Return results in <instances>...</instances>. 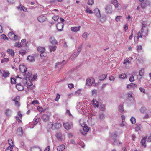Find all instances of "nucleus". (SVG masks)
I'll list each match as a JSON object with an SVG mask.
<instances>
[{"mask_svg": "<svg viewBox=\"0 0 151 151\" xmlns=\"http://www.w3.org/2000/svg\"><path fill=\"white\" fill-rule=\"evenodd\" d=\"M129 59L128 58L124 60V61L123 62V63L127 65L131 63V62L129 60Z\"/></svg>", "mask_w": 151, "mask_h": 151, "instance_id": "cd10ccee", "label": "nucleus"}, {"mask_svg": "<svg viewBox=\"0 0 151 151\" xmlns=\"http://www.w3.org/2000/svg\"><path fill=\"white\" fill-rule=\"evenodd\" d=\"M117 136V134L116 132H114L111 135L112 138L114 140V145H118V144L117 143V142H118V141L116 139Z\"/></svg>", "mask_w": 151, "mask_h": 151, "instance_id": "6e6552de", "label": "nucleus"}, {"mask_svg": "<svg viewBox=\"0 0 151 151\" xmlns=\"http://www.w3.org/2000/svg\"><path fill=\"white\" fill-rule=\"evenodd\" d=\"M15 105L17 107H19L20 106L19 101L15 102Z\"/></svg>", "mask_w": 151, "mask_h": 151, "instance_id": "13d9d810", "label": "nucleus"}, {"mask_svg": "<svg viewBox=\"0 0 151 151\" xmlns=\"http://www.w3.org/2000/svg\"><path fill=\"white\" fill-rule=\"evenodd\" d=\"M31 151H41L40 148L38 146H34L31 147Z\"/></svg>", "mask_w": 151, "mask_h": 151, "instance_id": "b1692460", "label": "nucleus"}, {"mask_svg": "<svg viewBox=\"0 0 151 151\" xmlns=\"http://www.w3.org/2000/svg\"><path fill=\"white\" fill-rule=\"evenodd\" d=\"M13 147L9 146L6 149L5 151H12V149L13 148Z\"/></svg>", "mask_w": 151, "mask_h": 151, "instance_id": "680f3d73", "label": "nucleus"}, {"mask_svg": "<svg viewBox=\"0 0 151 151\" xmlns=\"http://www.w3.org/2000/svg\"><path fill=\"white\" fill-rule=\"evenodd\" d=\"M147 138V137H144L143 139L141 140L140 142L142 145L144 146V148L146 147V145H145L144 144L146 142Z\"/></svg>", "mask_w": 151, "mask_h": 151, "instance_id": "7c9ffc66", "label": "nucleus"}, {"mask_svg": "<svg viewBox=\"0 0 151 151\" xmlns=\"http://www.w3.org/2000/svg\"><path fill=\"white\" fill-rule=\"evenodd\" d=\"M150 1L149 0H146L145 1L141 3V7L144 9L147 6H149L150 4Z\"/></svg>", "mask_w": 151, "mask_h": 151, "instance_id": "0eeeda50", "label": "nucleus"}, {"mask_svg": "<svg viewBox=\"0 0 151 151\" xmlns=\"http://www.w3.org/2000/svg\"><path fill=\"white\" fill-rule=\"evenodd\" d=\"M95 81L94 79L92 78H89L86 79V84L88 86H90L92 85Z\"/></svg>", "mask_w": 151, "mask_h": 151, "instance_id": "1a4fd4ad", "label": "nucleus"}, {"mask_svg": "<svg viewBox=\"0 0 151 151\" xmlns=\"http://www.w3.org/2000/svg\"><path fill=\"white\" fill-rule=\"evenodd\" d=\"M131 122L132 124H135L136 123V119L134 117H132L130 119Z\"/></svg>", "mask_w": 151, "mask_h": 151, "instance_id": "09e8293b", "label": "nucleus"}, {"mask_svg": "<svg viewBox=\"0 0 151 151\" xmlns=\"http://www.w3.org/2000/svg\"><path fill=\"white\" fill-rule=\"evenodd\" d=\"M129 80L131 82H132L134 81V77L133 76H132L129 77Z\"/></svg>", "mask_w": 151, "mask_h": 151, "instance_id": "0e129e2a", "label": "nucleus"}, {"mask_svg": "<svg viewBox=\"0 0 151 151\" xmlns=\"http://www.w3.org/2000/svg\"><path fill=\"white\" fill-rule=\"evenodd\" d=\"M146 110V108L144 107H142L140 109V111L141 113H144Z\"/></svg>", "mask_w": 151, "mask_h": 151, "instance_id": "603ef678", "label": "nucleus"}, {"mask_svg": "<svg viewBox=\"0 0 151 151\" xmlns=\"http://www.w3.org/2000/svg\"><path fill=\"white\" fill-rule=\"evenodd\" d=\"M133 93L132 92H129L127 93L128 96L129 98H133L132 96Z\"/></svg>", "mask_w": 151, "mask_h": 151, "instance_id": "338daca9", "label": "nucleus"}, {"mask_svg": "<svg viewBox=\"0 0 151 151\" xmlns=\"http://www.w3.org/2000/svg\"><path fill=\"white\" fill-rule=\"evenodd\" d=\"M148 29L147 28H142L141 32H139L137 35V40L142 36L145 37L148 35Z\"/></svg>", "mask_w": 151, "mask_h": 151, "instance_id": "f257e3e1", "label": "nucleus"}, {"mask_svg": "<svg viewBox=\"0 0 151 151\" xmlns=\"http://www.w3.org/2000/svg\"><path fill=\"white\" fill-rule=\"evenodd\" d=\"M19 69L20 71L22 73H25L26 72L27 68L24 65H20Z\"/></svg>", "mask_w": 151, "mask_h": 151, "instance_id": "a211bd4d", "label": "nucleus"}, {"mask_svg": "<svg viewBox=\"0 0 151 151\" xmlns=\"http://www.w3.org/2000/svg\"><path fill=\"white\" fill-rule=\"evenodd\" d=\"M64 24L62 22L58 23L56 25V27L58 31H62L63 29Z\"/></svg>", "mask_w": 151, "mask_h": 151, "instance_id": "f8f14e48", "label": "nucleus"}, {"mask_svg": "<svg viewBox=\"0 0 151 151\" xmlns=\"http://www.w3.org/2000/svg\"><path fill=\"white\" fill-rule=\"evenodd\" d=\"M73 127V124L72 122H67V130L70 129Z\"/></svg>", "mask_w": 151, "mask_h": 151, "instance_id": "2f4dec72", "label": "nucleus"}, {"mask_svg": "<svg viewBox=\"0 0 151 151\" xmlns=\"http://www.w3.org/2000/svg\"><path fill=\"white\" fill-rule=\"evenodd\" d=\"M37 19L40 22H43L46 20V18L45 16H40L38 17Z\"/></svg>", "mask_w": 151, "mask_h": 151, "instance_id": "f3484780", "label": "nucleus"}, {"mask_svg": "<svg viewBox=\"0 0 151 151\" xmlns=\"http://www.w3.org/2000/svg\"><path fill=\"white\" fill-rule=\"evenodd\" d=\"M42 119L45 122L48 121L49 120V116L47 114H44L42 116Z\"/></svg>", "mask_w": 151, "mask_h": 151, "instance_id": "aec40b11", "label": "nucleus"}, {"mask_svg": "<svg viewBox=\"0 0 151 151\" xmlns=\"http://www.w3.org/2000/svg\"><path fill=\"white\" fill-rule=\"evenodd\" d=\"M37 109V110L40 112H42L43 111V108L40 106H38Z\"/></svg>", "mask_w": 151, "mask_h": 151, "instance_id": "e2e57ef3", "label": "nucleus"}, {"mask_svg": "<svg viewBox=\"0 0 151 151\" xmlns=\"http://www.w3.org/2000/svg\"><path fill=\"white\" fill-rule=\"evenodd\" d=\"M142 50V46L141 45H137V50L138 52H140Z\"/></svg>", "mask_w": 151, "mask_h": 151, "instance_id": "774afa93", "label": "nucleus"}, {"mask_svg": "<svg viewBox=\"0 0 151 151\" xmlns=\"http://www.w3.org/2000/svg\"><path fill=\"white\" fill-rule=\"evenodd\" d=\"M9 60V59L8 58H4L1 60V62L2 63L8 62Z\"/></svg>", "mask_w": 151, "mask_h": 151, "instance_id": "de8ad7c7", "label": "nucleus"}, {"mask_svg": "<svg viewBox=\"0 0 151 151\" xmlns=\"http://www.w3.org/2000/svg\"><path fill=\"white\" fill-rule=\"evenodd\" d=\"M85 12L86 13H88L90 14H92L93 12L92 10L89 8L88 6H87L85 10Z\"/></svg>", "mask_w": 151, "mask_h": 151, "instance_id": "58836bf2", "label": "nucleus"}, {"mask_svg": "<svg viewBox=\"0 0 151 151\" xmlns=\"http://www.w3.org/2000/svg\"><path fill=\"white\" fill-rule=\"evenodd\" d=\"M27 53V51L25 50L21 49L19 52V54L23 56L25 55Z\"/></svg>", "mask_w": 151, "mask_h": 151, "instance_id": "f704fd0d", "label": "nucleus"}, {"mask_svg": "<svg viewBox=\"0 0 151 151\" xmlns=\"http://www.w3.org/2000/svg\"><path fill=\"white\" fill-rule=\"evenodd\" d=\"M106 74H103L100 76L99 77V79L100 81H102L106 78L107 77Z\"/></svg>", "mask_w": 151, "mask_h": 151, "instance_id": "4c0bfd02", "label": "nucleus"}, {"mask_svg": "<svg viewBox=\"0 0 151 151\" xmlns=\"http://www.w3.org/2000/svg\"><path fill=\"white\" fill-rule=\"evenodd\" d=\"M142 28H147L146 27L147 25V21H143L142 22Z\"/></svg>", "mask_w": 151, "mask_h": 151, "instance_id": "a19ab883", "label": "nucleus"}, {"mask_svg": "<svg viewBox=\"0 0 151 151\" xmlns=\"http://www.w3.org/2000/svg\"><path fill=\"white\" fill-rule=\"evenodd\" d=\"M65 148V145L63 144L58 147L57 150L58 151H62Z\"/></svg>", "mask_w": 151, "mask_h": 151, "instance_id": "393cba45", "label": "nucleus"}, {"mask_svg": "<svg viewBox=\"0 0 151 151\" xmlns=\"http://www.w3.org/2000/svg\"><path fill=\"white\" fill-rule=\"evenodd\" d=\"M92 101L93 103V106L94 107H96L97 108L99 107V103L96 99H93Z\"/></svg>", "mask_w": 151, "mask_h": 151, "instance_id": "72a5a7b5", "label": "nucleus"}, {"mask_svg": "<svg viewBox=\"0 0 151 151\" xmlns=\"http://www.w3.org/2000/svg\"><path fill=\"white\" fill-rule=\"evenodd\" d=\"M10 75V73L8 71L3 70L2 73V77L4 78L9 77Z\"/></svg>", "mask_w": 151, "mask_h": 151, "instance_id": "6ab92c4d", "label": "nucleus"}, {"mask_svg": "<svg viewBox=\"0 0 151 151\" xmlns=\"http://www.w3.org/2000/svg\"><path fill=\"white\" fill-rule=\"evenodd\" d=\"M94 3V0H88V4L89 5H92Z\"/></svg>", "mask_w": 151, "mask_h": 151, "instance_id": "4d7b16f0", "label": "nucleus"}, {"mask_svg": "<svg viewBox=\"0 0 151 151\" xmlns=\"http://www.w3.org/2000/svg\"><path fill=\"white\" fill-rule=\"evenodd\" d=\"M52 19L55 21H57L59 19V17L58 16L54 15L52 17Z\"/></svg>", "mask_w": 151, "mask_h": 151, "instance_id": "bf43d9fd", "label": "nucleus"}, {"mask_svg": "<svg viewBox=\"0 0 151 151\" xmlns=\"http://www.w3.org/2000/svg\"><path fill=\"white\" fill-rule=\"evenodd\" d=\"M56 137L58 140H61V135L59 133H57Z\"/></svg>", "mask_w": 151, "mask_h": 151, "instance_id": "37998d69", "label": "nucleus"}, {"mask_svg": "<svg viewBox=\"0 0 151 151\" xmlns=\"http://www.w3.org/2000/svg\"><path fill=\"white\" fill-rule=\"evenodd\" d=\"M11 83L12 84H15L16 83V79L11 77Z\"/></svg>", "mask_w": 151, "mask_h": 151, "instance_id": "8fccbe9b", "label": "nucleus"}, {"mask_svg": "<svg viewBox=\"0 0 151 151\" xmlns=\"http://www.w3.org/2000/svg\"><path fill=\"white\" fill-rule=\"evenodd\" d=\"M97 92V91L96 90L94 89L92 91L91 94L92 96H94L96 94Z\"/></svg>", "mask_w": 151, "mask_h": 151, "instance_id": "052dcab7", "label": "nucleus"}, {"mask_svg": "<svg viewBox=\"0 0 151 151\" xmlns=\"http://www.w3.org/2000/svg\"><path fill=\"white\" fill-rule=\"evenodd\" d=\"M10 146L13 147V142L12 140L11 139H9L8 140Z\"/></svg>", "mask_w": 151, "mask_h": 151, "instance_id": "49530a36", "label": "nucleus"}, {"mask_svg": "<svg viewBox=\"0 0 151 151\" xmlns=\"http://www.w3.org/2000/svg\"><path fill=\"white\" fill-rule=\"evenodd\" d=\"M14 46L18 48H20L22 46L21 43L19 42H17L15 43Z\"/></svg>", "mask_w": 151, "mask_h": 151, "instance_id": "c03bdc74", "label": "nucleus"}, {"mask_svg": "<svg viewBox=\"0 0 151 151\" xmlns=\"http://www.w3.org/2000/svg\"><path fill=\"white\" fill-rule=\"evenodd\" d=\"M52 127L51 128L53 129H58L61 126V124L59 123H55L54 124L52 123Z\"/></svg>", "mask_w": 151, "mask_h": 151, "instance_id": "423d86ee", "label": "nucleus"}, {"mask_svg": "<svg viewBox=\"0 0 151 151\" xmlns=\"http://www.w3.org/2000/svg\"><path fill=\"white\" fill-rule=\"evenodd\" d=\"M105 12L107 14L111 13L112 12V6L110 5H107L105 8Z\"/></svg>", "mask_w": 151, "mask_h": 151, "instance_id": "9d476101", "label": "nucleus"}, {"mask_svg": "<svg viewBox=\"0 0 151 151\" xmlns=\"http://www.w3.org/2000/svg\"><path fill=\"white\" fill-rule=\"evenodd\" d=\"M137 85L136 84L134 83H131L128 84L126 86L127 89H134L137 87Z\"/></svg>", "mask_w": 151, "mask_h": 151, "instance_id": "39448f33", "label": "nucleus"}, {"mask_svg": "<svg viewBox=\"0 0 151 151\" xmlns=\"http://www.w3.org/2000/svg\"><path fill=\"white\" fill-rule=\"evenodd\" d=\"M38 51L40 53V56L41 57H45L47 55V53L45 52V50L44 47H39L37 48Z\"/></svg>", "mask_w": 151, "mask_h": 151, "instance_id": "7ed1b4c3", "label": "nucleus"}, {"mask_svg": "<svg viewBox=\"0 0 151 151\" xmlns=\"http://www.w3.org/2000/svg\"><path fill=\"white\" fill-rule=\"evenodd\" d=\"M119 78L120 79H125L127 78V76L125 73L121 74L119 75Z\"/></svg>", "mask_w": 151, "mask_h": 151, "instance_id": "c756f323", "label": "nucleus"}, {"mask_svg": "<svg viewBox=\"0 0 151 151\" xmlns=\"http://www.w3.org/2000/svg\"><path fill=\"white\" fill-rule=\"evenodd\" d=\"M99 118L101 119H104L105 118L104 114L103 113L100 114H99Z\"/></svg>", "mask_w": 151, "mask_h": 151, "instance_id": "864d4df0", "label": "nucleus"}, {"mask_svg": "<svg viewBox=\"0 0 151 151\" xmlns=\"http://www.w3.org/2000/svg\"><path fill=\"white\" fill-rule=\"evenodd\" d=\"M99 109L100 111H104L105 110V107L104 105L103 104L100 105L99 108Z\"/></svg>", "mask_w": 151, "mask_h": 151, "instance_id": "79ce46f5", "label": "nucleus"}, {"mask_svg": "<svg viewBox=\"0 0 151 151\" xmlns=\"http://www.w3.org/2000/svg\"><path fill=\"white\" fill-rule=\"evenodd\" d=\"M67 115L69 116L70 119H73V116L71 113L70 111L69 110H67Z\"/></svg>", "mask_w": 151, "mask_h": 151, "instance_id": "ea45409f", "label": "nucleus"}, {"mask_svg": "<svg viewBox=\"0 0 151 151\" xmlns=\"http://www.w3.org/2000/svg\"><path fill=\"white\" fill-rule=\"evenodd\" d=\"M8 53L11 56H14V55L15 52L12 49H9L7 50Z\"/></svg>", "mask_w": 151, "mask_h": 151, "instance_id": "c85d7f7f", "label": "nucleus"}, {"mask_svg": "<svg viewBox=\"0 0 151 151\" xmlns=\"http://www.w3.org/2000/svg\"><path fill=\"white\" fill-rule=\"evenodd\" d=\"M68 85L69 88L70 89L73 88L74 87V85L72 83L68 84Z\"/></svg>", "mask_w": 151, "mask_h": 151, "instance_id": "69168bd1", "label": "nucleus"}, {"mask_svg": "<svg viewBox=\"0 0 151 151\" xmlns=\"http://www.w3.org/2000/svg\"><path fill=\"white\" fill-rule=\"evenodd\" d=\"M99 19L101 22L103 23L106 20L107 17L106 15H102Z\"/></svg>", "mask_w": 151, "mask_h": 151, "instance_id": "5701e85b", "label": "nucleus"}, {"mask_svg": "<svg viewBox=\"0 0 151 151\" xmlns=\"http://www.w3.org/2000/svg\"><path fill=\"white\" fill-rule=\"evenodd\" d=\"M78 55V53L74 52L73 53L69 58V60H74L76 58Z\"/></svg>", "mask_w": 151, "mask_h": 151, "instance_id": "412c9836", "label": "nucleus"}, {"mask_svg": "<svg viewBox=\"0 0 151 151\" xmlns=\"http://www.w3.org/2000/svg\"><path fill=\"white\" fill-rule=\"evenodd\" d=\"M8 36L11 39H15L16 35L12 32H10L9 33Z\"/></svg>", "mask_w": 151, "mask_h": 151, "instance_id": "4be33fe9", "label": "nucleus"}, {"mask_svg": "<svg viewBox=\"0 0 151 151\" xmlns=\"http://www.w3.org/2000/svg\"><path fill=\"white\" fill-rule=\"evenodd\" d=\"M50 42L52 44L55 45L58 43V42L54 37H50L49 39Z\"/></svg>", "mask_w": 151, "mask_h": 151, "instance_id": "4468645a", "label": "nucleus"}, {"mask_svg": "<svg viewBox=\"0 0 151 151\" xmlns=\"http://www.w3.org/2000/svg\"><path fill=\"white\" fill-rule=\"evenodd\" d=\"M23 83L24 86L27 87V88L29 90L31 91L35 88V86L31 83V81L30 83H28L29 84H28V83L26 84L25 83Z\"/></svg>", "mask_w": 151, "mask_h": 151, "instance_id": "20e7f679", "label": "nucleus"}, {"mask_svg": "<svg viewBox=\"0 0 151 151\" xmlns=\"http://www.w3.org/2000/svg\"><path fill=\"white\" fill-rule=\"evenodd\" d=\"M27 60H28L29 62H34L35 61L34 56L31 55H29L27 57Z\"/></svg>", "mask_w": 151, "mask_h": 151, "instance_id": "bb28decb", "label": "nucleus"}, {"mask_svg": "<svg viewBox=\"0 0 151 151\" xmlns=\"http://www.w3.org/2000/svg\"><path fill=\"white\" fill-rule=\"evenodd\" d=\"M16 87L17 89L19 91H22L24 90V86L20 83L17 84L16 86Z\"/></svg>", "mask_w": 151, "mask_h": 151, "instance_id": "2eb2a0df", "label": "nucleus"}, {"mask_svg": "<svg viewBox=\"0 0 151 151\" xmlns=\"http://www.w3.org/2000/svg\"><path fill=\"white\" fill-rule=\"evenodd\" d=\"M12 113V110L10 109H7L6 110L5 114L8 116H9Z\"/></svg>", "mask_w": 151, "mask_h": 151, "instance_id": "473e14b6", "label": "nucleus"}, {"mask_svg": "<svg viewBox=\"0 0 151 151\" xmlns=\"http://www.w3.org/2000/svg\"><path fill=\"white\" fill-rule=\"evenodd\" d=\"M94 12L96 16L99 19L101 16L100 10L98 8H96L94 10Z\"/></svg>", "mask_w": 151, "mask_h": 151, "instance_id": "ddd939ff", "label": "nucleus"}, {"mask_svg": "<svg viewBox=\"0 0 151 151\" xmlns=\"http://www.w3.org/2000/svg\"><path fill=\"white\" fill-rule=\"evenodd\" d=\"M25 73V78H24L22 80V82L23 83H30L31 81V78H32V74L30 73L29 72H28Z\"/></svg>", "mask_w": 151, "mask_h": 151, "instance_id": "f03ea898", "label": "nucleus"}, {"mask_svg": "<svg viewBox=\"0 0 151 151\" xmlns=\"http://www.w3.org/2000/svg\"><path fill=\"white\" fill-rule=\"evenodd\" d=\"M49 48L50 51H55L56 49L57 46H50Z\"/></svg>", "mask_w": 151, "mask_h": 151, "instance_id": "c9c22d12", "label": "nucleus"}, {"mask_svg": "<svg viewBox=\"0 0 151 151\" xmlns=\"http://www.w3.org/2000/svg\"><path fill=\"white\" fill-rule=\"evenodd\" d=\"M81 26H79L78 27H73L71 28V30L74 32H77L80 30Z\"/></svg>", "mask_w": 151, "mask_h": 151, "instance_id": "dca6fc26", "label": "nucleus"}, {"mask_svg": "<svg viewBox=\"0 0 151 151\" xmlns=\"http://www.w3.org/2000/svg\"><path fill=\"white\" fill-rule=\"evenodd\" d=\"M83 131H81L80 132L83 135H85L86 134V132H88L89 131V129L87 126L86 125H85L84 126H83Z\"/></svg>", "mask_w": 151, "mask_h": 151, "instance_id": "9b49d317", "label": "nucleus"}, {"mask_svg": "<svg viewBox=\"0 0 151 151\" xmlns=\"http://www.w3.org/2000/svg\"><path fill=\"white\" fill-rule=\"evenodd\" d=\"M144 69H141L139 71V75L140 76H142L144 75Z\"/></svg>", "mask_w": 151, "mask_h": 151, "instance_id": "6e6d98bb", "label": "nucleus"}, {"mask_svg": "<svg viewBox=\"0 0 151 151\" xmlns=\"http://www.w3.org/2000/svg\"><path fill=\"white\" fill-rule=\"evenodd\" d=\"M122 17V16H117L116 17H115V20L117 22H118L121 19V18Z\"/></svg>", "mask_w": 151, "mask_h": 151, "instance_id": "5fc2aeb1", "label": "nucleus"}, {"mask_svg": "<svg viewBox=\"0 0 151 151\" xmlns=\"http://www.w3.org/2000/svg\"><path fill=\"white\" fill-rule=\"evenodd\" d=\"M111 2L116 8L118 7V3L117 0H112Z\"/></svg>", "mask_w": 151, "mask_h": 151, "instance_id": "e433bc0d", "label": "nucleus"}, {"mask_svg": "<svg viewBox=\"0 0 151 151\" xmlns=\"http://www.w3.org/2000/svg\"><path fill=\"white\" fill-rule=\"evenodd\" d=\"M20 100V98L19 96H16L14 99L13 100V101H14V102L16 101H19Z\"/></svg>", "mask_w": 151, "mask_h": 151, "instance_id": "a18cd8bd", "label": "nucleus"}, {"mask_svg": "<svg viewBox=\"0 0 151 151\" xmlns=\"http://www.w3.org/2000/svg\"><path fill=\"white\" fill-rule=\"evenodd\" d=\"M17 133L20 135H22L23 134V132L21 127H19L17 129Z\"/></svg>", "mask_w": 151, "mask_h": 151, "instance_id": "a878e982", "label": "nucleus"}, {"mask_svg": "<svg viewBox=\"0 0 151 151\" xmlns=\"http://www.w3.org/2000/svg\"><path fill=\"white\" fill-rule=\"evenodd\" d=\"M88 34L87 32H85L83 34V37L85 39H86L88 37Z\"/></svg>", "mask_w": 151, "mask_h": 151, "instance_id": "3c124183", "label": "nucleus"}]
</instances>
